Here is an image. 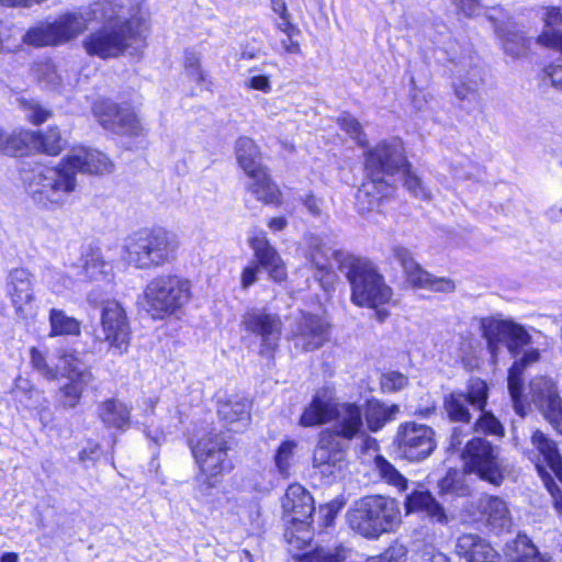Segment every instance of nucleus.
Masks as SVG:
<instances>
[{"label":"nucleus","instance_id":"nucleus-22","mask_svg":"<svg viewBox=\"0 0 562 562\" xmlns=\"http://www.w3.org/2000/svg\"><path fill=\"white\" fill-rule=\"evenodd\" d=\"M293 334L296 348L313 351L328 340V324L318 316L304 314L296 323Z\"/></svg>","mask_w":562,"mask_h":562},{"label":"nucleus","instance_id":"nucleus-38","mask_svg":"<svg viewBox=\"0 0 562 562\" xmlns=\"http://www.w3.org/2000/svg\"><path fill=\"white\" fill-rule=\"evenodd\" d=\"M58 358L61 361L63 375L67 380L93 381L94 378L90 367L81 359L77 351H61Z\"/></svg>","mask_w":562,"mask_h":562},{"label":"nucleus","instance_id":"nucleus-19","mask_svg":"<svg viewBox=\"0 0 562 562\" xmlns=\"http://www.w3.org/2000/svg\"><path fill=\"white\" fill-rule=\"evenodd\" d=\"M531 443L533 448L527 451V457L535 464L541 480L553 474L562 481V459L555 442L540 430H535Z\"/></svg>","mask_w":562,"mask_h":562},{"label":"nucleus","instance_id":"nucleus-21","mask_svg":"<svg viewBox=\"0 0 562 562\" xmlns=\"http://www.w3.org/2000/svg\"><path fill=\"white\" fill-rule=\"evenodd\" d=\"M249 246L254 251L255 263L266 270L270 278L281 282L286 278V268L278 251L269 243L265 232H259L249 239Z\"/></svg>","mask_w":562,"mask_h":562},{"label":"nucleus","instance_id":"nucleus-1","mask_svg":"<svg viewBox=\"0 0 562 562\" xmlns=\"http://www.w3.org/2000/svg\"><path fill=\"white\" fill-rule=\"evenodd\" d=\"M329 422L323 429L313 452V467L323 473L335 474L347 462L349 443L364 436L363 412L355 403H339L328 390H319L304 408L300 425L314 427Z\"/></svg>","mask_w":562,"mask_h":562},{"label":"nucleus","instance_id":"nucleus-29","mask_svg":"<svg viewBox=\"0 0 562 562\" xmlns=\"http://www.w3.org/2000/svg\"><path fill=\"white\" fill-rule=\"evenodd\" d=\"M539 358V351L537 349H530L526 351L519 360L514 362L508 372V392L512 397L513 407L514 411L521 417L527 414L526 406L521 400L522 373L529 364L536 363Z\"/></svg>","mask_w":562,"mask_h":562},{"label":"nucleus","instance_id":"nucleus-25","mask_svg":"<svg viewBox=\"0 0 562 562\" xmlns=\"http://www.w3.org/2000/svg\"><path fill=\"white\" fill-rule=\"evenodd\" d=\"M7 294L19 313L32 304L35 299L34 278L30 271L16 268L7 278Z\"/></svg>","mask_w":562,"mask_h":562},{"label":"nucleus","instance_id":"nucleus-47","mask_svg":"<svg viewBox=\"0 0 562 562\" xmlns=\"http://www.w3.org/2000/svg\"><path fill=\"white\" fill-rule=\"evenodd\" d=\"M30 147L42 150L48 155L57 156L64 148V143L57 128L50 127L44 134L34 132Z\"/></svg>","mask_w":562,"mask_h":562},{"label":"nucleus","instance_id":"nucleus-17","mask_svg":"<svg viewBox=\"0 0 562 562\" xmlns=\"http://www.w3.org/2000/svg\"><path fill=\"white\" fill-rule=\"evenodd\" d=\"M529 395L546 419L562 435V400L553 381L547 376L532 379L529 383Z\"/></svg>","mask_w":562,"mask_h":562},{"label":"nucleus","instance_id":"nucleus-2","mask_svg":"<svg viewBox=\"0 0 562 562\" xmlns=\"http://www.w3.org/2000/svg\"><path fill=\"white\" fill-rule=\"evenodd\" d=\"M98 2H106L104 4L108 11L114 8L115 16L94 20L104 24L83 40V48L88 55L102 59L119 57L139 34L138 24L134 19L127 18L122 0H98Z\"/></svg>","mask_w":562,"mask_h":562},{"label":"nucleus","instance_id":"nucleus-24","mask_svg":"<svg viewBox=\"0 0 562 562\" xmlns=\"http://www.w3.org/2000/svg\"><path fill=\"white\" fill-rule=\"evenodd\" d=\"M282 507L290 522L308 524L315 510L312 495L301 485H290L282 499Z\"/></svg>","mask_w":562,"mask_h":562},{"label":"nucleus","instance_id":"nucleus-32","mask_svg":"<svg viewBox=\"0 0 562 562\" xmlns=\"http://www.w3.org/2000/svg\"><path fill=\"white\" fill-rule=\"evenodd\" d=\"M235 154L238 166L247 177L266 169L260 149L251 138L239 137L235 144Z\"/></svg>","mask_w":562,"mask_h":562},{"label":"nucleus","instance_id":"nucleus-9","mask_svg":"<svg viewBox=\"0 0 562 562\" xmlns=\"http://www.w3.org/2000/svg\"><path fill=\"white\" fill-rule=\"evenodd\" d=\"M482 336L486 340L487 349L495 359L499 351V345L505 342L513 356H516L521 348L531 342V336L527 329L507 319L487 317L481 321Z\"/></svg>","mask_w":562,"mask_h":562},{"label":"nucleus","instance_id":"nucleus-10","mask_svg":"<svg viewBox=\"0 0 562 562\" xmlns=\"http://www.w3.org/2000/svg\"><path fill=\"white\" fill-rule=\"evenodd\" d=\"M393 257L400 262L406 283L415 290H428L450 294L457 289L456 281L447 277H437L425 270L413 257L409 249L401 245L392 248Z\"/></svg>","mask_w":562,"mask_h":562},{"label":"nucleus","instance_id":"nucleus-23","mask_svg":"<svg viewBox=\"0 0 562 562\" xmlns=\"http://www.w3.org/2000/svg\"><path fill=\"white\" fill-rule=\"evenodd\" d=\"M69 170L82 173H104L113 170L112 161L101 151L86 147L72 148L64 158Z\"/></svg>","mask_w":562,"mask_h":562},{"label":"nucleus","instance_id":"nucleus-34","mask_svg":"<svg viewBox=\"0 0 562 562\" xmlns=\"http://www.w3.org/2000/svg\"><path fill=\"white\" fill-rule=\"evenodd\" d=\"M98 416L106 427L126 429L130 426L131 409L123 402L110 398L100 403Z\"/></svg>","mask_w":562,"mask_h":562},{"label":"nucleus","instance_id":"nucleus-27","mask_svg":"<svg viewBox=\"0 0 562 562\" xmlns=\"http://www.w3.org/2000/svg\"><path fill=\"white\" fill-rule=\"evenodd\" d=\"M477 508L484 522L493 530L501 532L512 527L510 510L503 498L484 495L479 499Z\"/></svg>","mask_w":562,"mask_h":562},{"label":"nucleus","instance_id":"nucleus-64","mask_svg":"<svg viewBox=\"0 0 562 562\" xmlns=\"http://www.w3.org/2000/svg\"><path fill=\"white\" fill-rule=\"evenodd\" d=\"M542 482L553 498L554 508L562 515V492L552 476H544Z\"/></svg>","mask_w":562,"mask_h":562},{"label":"nucleus","instance_id":"nucleus-13","mask_svg":"<svg viewBox=\"0 0 562 562\" xmlns=\"http://www.w3.org/2000/svg\"><path fill=\"white\" fill-rule=\"evenodd\" d=\"M408 166L401 139L382 140L366 154V170L371 179L385 181L384 176L398 173Z\"/></svg>","mask_w":562,"mask_h":562},{"label":"nucleus","instance_id":"nucleus-26","mask_svg":"<svg viewBox=\"0 0 562 562\" xmlns=\"http://www.w3.org/2000/svg\"><path fill=\"white\" fill-rule=\"evenodd\" d=\"M456 552L467 562H501L496 550L474 533L461 535L457 540Z\"/></svg>","mask_w":562,"mask_h":562},{"label":"nucleus","instance_id":"nucleus-20","mask_svg":"<svg viewBox=\"0 0 562 562\" xmlns=\"http://www.w3.org/2000/svg\"><path fill=\"white\" fill-rule=\"evenodd\" d=\"M81 267H74L71 276L65 277L61 271L56 269H47L44 279L54 291L60 292L63 289L69 288L74 280L98 279L99 276L106 272L109 265L103 260L99 252H91L82 258Z\"/></svg>","mask_w":562,"mask_h":562},{"label":"nucleus","instance_id":"nucleus-4","mask_svg":"<svg viewBox=\"0 0 562 562\" xmlns=\"http://www.w3.org/2000/svg\"><path fill=\"white\" fill-rule=\"evenodd\" d=\"M22 180L33 201L45 209L61 207L77 188L75 171L69 170L64 159L55 167L40 165L24 170Z\"/></svg>","mask_w":562,"mask_h":562},{"label":"nucleus","instance_id":"nucleus-49","mask_svg":"<svg viewBox=\"0 0 562 562\" xmlns=\"http://www.w3.org/2000/svg\"><path fill=\"white\" fill-rule=\"evenodd\" d=\"M374 465L380 477L384 482L396 487L400 492L407 488V479L384 457L376 456L374 459Z\"/></svg>","mask_w":562,"mask_h":562},{"label":"nucleus","instance_id":"nucleus-15","mask_svg":"<svg viewBox=\"0 0 562 562\" xmlns=\"http://www.w3.org/2000/svg\"><path fill=\"white\" fill-rule=\"evenodd\" d=\"M488 386L481 379H472L467 392L453 391L443 397V408L448 417L457 423H470L471 413L469 406L483 411L487 404Z\"/></svg>","mask_w":562,"mask_h":562},{"label":"nucleus","instance_id":"nucleus-51","mask_svg":"<svg viewBox=\"0 0 562 562\" xmlns=\"http://www.w3.org/2000/svg\"><path fill=\"white\" fill-rule=\"evenodd\" d=\"M23 42L35 47L58 45L50 23L27 31L23 36Z\"/></svg>","mask_w":562,"mask_h":562},{"label":"nucleus","instance_id":"nucleus-42","mask_svg":"<svg viewBox=\"0 0 562 562\" xmlns=\"http://www.w3.org/2000/svg\"><path fill=\"white\" fill-rule=\"evenodd\" d=\"M349 554V549L342 543L331 547H318L311 552L299 557L302 562H344Z\"/></svg>","mask_w":562,"mask_h":562},{"label":"nucleus","instance_id":"nucleus-46","mask_svg":"<svg viewBox=\"0 0 562 562\" xmlns=\"http://www.w3.org/2000/svg\"><path fill=\"white\" fill-rule=\"evenodd\" d=\"M297 442L285 440L281 442L274 454V467L282 479H289L295 459Z\"/></svg>","mask_w":562,"mask_h":562},{"label":"nucleus","instance_id":"nucleus-36","mask_svg":"<svg viewBox=\"0 0 562 562\" xmlns=\"http://www.w3.org/2000/svg\"><path fill=\"white\" fill-rule=\"evenodd\" d=\"M250 404L247 400L225 401L218 405V416L227 425H236L232 428L234 431H239L245 428L250 420Z\"/></svg>","mask_w":562,"mask_h":562},{"label":"nucleus","instance_id":"nucleus-18","mask_svg":"<svg viewBox=\"0 0 562 562\" xmlns=\"http://www.w3.org/2000/svg\"><path fill=\"white\" fill-rule=\"evenodd\" d=\"M94 114L100 124L122 135H139L142 124L128 105H119L111 101H102L94 105Z\"/></svg>","mask_w":562,"mask_h":562},{"label":"nucleus","instance_id":"nucleus-14","mask_svg":"<svg viewBox=\"0 0 562 562\" xmlns=\"http://www.w3.org/2000/svg\"><path fill=\"white\" fill-rule=\"evenodd\" d=\"M104 2L98 0L85 8L77 11L66 12L60 14L54 22L50 23L57 44H65L76 38L83 33L88 26L97 19L113 18V9H108L102 5Z\"/></svg>","mask_w":562,"mask_h":562},{"label":"nucleus","instance_id":"nucleus-16","mask_svg":"<svg viewBox=\"0 0 562 562\" xmlns=\"http://www.w3.org/2000/svg\"><path fill=\"white\" fill-rule=\"evenodd\" d=\"M241 326L248 333L260 338L259 353L271 357L278 348L282 333V322L277 314L268 313L265 308H250L241 318Z\"/></svg>","mask_w":562,"mask_h":562},{"label":"nucleus","instance_id":"nucleus-59","mask_svg":"<svg viewBox=\"0 0 562 562\" xmlns=\"http://www.w3.org/2000/svg\"><path fill=\"white\" fill-rule=\"evenodd\" d=\"M340 127L346 131L357 143L366 146L368 140L366 134L362 132L360 123L352 116H342L338 120Z\"/></svg>","mask_w":562,"mask_h":562},{"label":"nucleus","instance_id":"nucleus-12","mask_svg":"<svg viewBox=\"0 0 562 562\" xmlns=\"http://www.w3.org/2000/svg\"><path fill=\"white\" fill-rule=\"evenodd\" d=\"M101 340L108 342L114 355L127 352L131 344V326L126 312L121 303L108 300L101 306Z\"/></svg>","mask_w":562,"mask_h":562},{"label":"nucleus","instance_id":"nucleus-61","mask_svg":"<svg viewBox=\"0 0 562 562\" xmlns=\"http://www.w3.org/2000/svg\"><path fill=\"white\" fill-rule=\"evenodd\" d=\"M407 548L404 544L395 543L391 546L382 555H379L383 562H405Z\"/></svg>","mask_w":562,"mask_h":562},{"label":"nucleus","instance_id":"nucleus-56","mask_svg":"<svg viewBox=\"0 0 562 562\" xmlns=\"http://www.w3.org/2000/svg\"><path fill=\"white\" fill-rule=\"evenodd\" d=\"M400 172H402L405 177L404 180V187L416 198H420L424 200H427L430 198V192L424 187L422 180L419 177H417L415 173L411 170V165L408 164L407 167L402 169Z\"/></svg>","mask_w":562,"mask_h":562},{"label":"nucleus","instance_id":"nucleus-3","mask_svg":"<svg viewBox=\"0 0 562 562\" xmlns=\"http://www.w3.org/2000/svg\"><path fill=\"white\" fill-rule=\"evenodd\" d=\"M349 527L368 539L394 532L402 522L398 502L382 495L364 496L347 512Z\"/></svg>","mask_w":562,"mask_h":562},{"label":"nucleus","instance_id":"nucleus-6","mask_svg":"<svg viewBox=\"0 0 562 562\" xmlns=\"http://www.w3.org/2000/svg\"><path fill=\"white\" fill-rule=\"evenodd\" d=\"M192 299L191 282L177 274L153 278L144 290L143 304L154 319H165L183 311Z\"/></svg>","mask_w":562,"mask_h":562},{"label":"nucleus","instance_id":"nucleus-8","mask_svg":"<svg viewBox=\"0 0 562 562\" xmlns=\"http://www.w3.org/2000/svg\"><path fill=\"white\" fill-rule=\"evenodd\" d=\"M461 458L464 469L480 479L499 486L505 477V465L499 450L485 438H472L464 446Z\"/></svg>","mask_w":562,"mask_h":562},{"label":"nucleus","instance_id":"nucleus-62","mask_svg":"<svg viewBox=\"0 0 562 562\" xmlns=\"http://www.w3.org/2000/svg\"><path fill=\"white\" fill-rule=\"evenodd\" d=\"M260 270L259 265L252 261L243 269L240 273V286L243 290H247L257 282Z\"/></svg>","mask_w":562,"mask_h":562},{"label":"nucleus","instance_id":"nucleus-28","mask_svg":"<svg viewBox=\"0 0 562 562\" xmlns=\"http://www.w3.org/2000/svg\"><path fill=\"white\" fill-rule=\"evenodd\" d=\"M405 509L407 514L422 513L430 521L442 526L449 521L446 509L429 491L419 490L408 494L405 499Z\"/></svg>","mask_w":562,"mask_h":562},{"label":"nucleus","instance_id":"nucleus-53","mask_svg":"<svg viewBox=\"0 0 562 562\" xmlns=\"http://www.w3.org/2000/svg\"><path fill=\"white\" fill-rule=\"evenodd\" d=\"M481 412V416L475 422L473 429L479 432L486 435H493L497 437L504 436V427L501 422L490 412L485 411V407Z\"/></svg>","mask_w":562,"mask_h":562},{"label":"nucleus","instance_id":"nucleus-60","mask_svg":"<svg viewBox=\"0 0 562 562\" xmlns=\"http://www.w3.org/2000/svg\"><path fill=\"white\" fill-rule=\"evenodd\" d=\"M25 112H26L27 120L35 125L42 124L50 115L49 111L45 110L44 108H42L40 104H37L35 102L26 103Z\"/></svg>","mask_w":562,"mask_h":562},{"label":"nucleus","instance_id":"nucleus-41","mask_svg":"<svg viewBox=\"0 0 562 562\" xmlns=\"http://www.w3.org/2000/svg\"><path fill=\"white\" fill-rule=\"evenodd\" d=\"M50 337L74 335L78 336L81 331L80 322L72 316H68L64 311L52 308L49 311Z\"/></svg>","mask_w":562,"mask_h":562},{"label":"nucleus","instance_id":"nucleus-63","mask_svg":"<svg viewBox=\"0 0 562 562\" xmlns=\"http://www.w3.org/2000/svg\"><path fill=\"white\" fill-rule=\"evenodd\" d=\"M419 562H451V560L436 548L425 546L419 552Z\"/></svg>","mask_w":562,"mask_h":562},{"label":"nucleus","instance_id":"nucleus-33","mask_svg":"<svg viewBox=\"0 0 562 562\" xmlns=\"http://www.w3.org/2000/svg\"><path fill=\"white\" fill-rule=\"evenodd\" d=\"M505 554L509 562H548L546 555L524 533H518L506 544Z\"/></svg>","mask_w":562,"mask_h":562},{"label":"nucleus","instance_id":"nucleus-30","mask_svg":"<svg viewBox=\"0 0 562 562\" xmlns=\"http://www.w3.org/2000/svg\"><path fill=\"white\" fill-rule=\"evenodd\" d=\"M310 256L312 265L319 273H323L328 281L331 280L335 267L346 273L348 270L347 259L356 257L355 255L326 246H315Z\"/></svg>","mask_w":562,"mask_h":562},{"label":"nucleus","instance_id":"nucleus-40","mask_svg":"<svg viewBox=\"0 0 562 562\" xmlns=\"http://www.w3.org/2000/svg\"><path fill=\"white\" fill-rule=\"evenodd\" d=\"M32 131H14L12 133L5 132L0 127V153L5 155H18L24 148L30 147V142L34 138Z\"/></svg>","mask_w":562,"mask_h":562},{"label":"nucleus","instance_id":"nucleus-58","mask_svg":"<svg viewBox=\"0 0 562 562\" xmlns=\"http://www.w3.org/2000/svg\"><path fill=\"white\" fill-rule=\"evenodd\" d=\"M542 20L544 22V31L538 36L540 37L544 33H558L562 34L560 31H557L555 27L562 26V12L558 7H547L543 11ZM537 42L540 44L539 38ZM541 45H543L541 43Z\"/></svg>","mask_w":562,"mask_h":562},{"label":"nucleus","instance_id":"nucleus-45","mask_svg":"<svg viewBox=\"0 0 562 562\" xmlns=\"http://www.w3.org/2000/svg\"><path fill=\"white\" fill-rule=\"evenodd\" d=\"M91 382H81L78 380H67L57 392L58 404L65 408H75L81 401L86 387Z\"/></svg>","mask_w":562,"mask_h":562},{"label":"nucleus","instance_id":"nucleus-54","mask_svg":"<svg viewBox=\"0 0 562 562\" xmlns=\"http://www.w3.org/2000/svg\"><path fill=\"white\" fill-rule=\"evenodd\" d=\"M30 359L33 369L48 381H55L58 378V370L48 364L45 356L37 348L32 347L30 349Z\"/></svg>","mask_w":562,"mask_h":562},{"label":"nucleus","instance_id":"nucleus-50","mask_svg":"<svg viewBox=\"0 0 562 562\" xmlns=\"http://www.w3.org/2000/svg\"><path fill=\"white\" fill-rule=\"evenodd\" d=\"M201 55L193 50H188L184 54L183 67L186 76L194 81L199 87H204L207 81L206 72L202 69Z\"/></svg>","mask_w":562,"mask_h":562},{"label":"nucleus","instance_id":"nucleus-43","mask_svg":"<svg viewBox=\"0 0 562 562\" xmlns=\"http://www.w3.org/2000/svg\"><path fill=\"white\" fill-rule=\"evenodd\" d=\"M483 83L482 71L477 67L471 68L454 83V92L458 99L472 101Z\"/></svg>","mask_w":562,"mask_h":562},{"label":"nucleus","instance_id":"nucleus-31","mask_svg":"<svg viewBox=\"0 0 562 562\" xmlns=\"http://www.w3.org/2000/svg\"><path fill=\"white\" fill-rule=\"evenodd\" d=\"M394 188L386 181L371 179L359 188L356 200L360 212H371L380 207L383 199L390 196Z\"/></svg>","mask_w":562,"mask_h":562},{"label":"nucleus","instance_id":"nucleus-35","mask_svg":"<svg viewBox=\"0 0 562 562\" xmlns=\"http://www.w3.org/2000/svg\"><path fill=\"white\" fill-rule=\"evenodd\" d=\"M495 29L503 41V48L507 55L519 58L528 53L530 40L516 25L512 23L505 26L497 24Z\"/></svg>","mask_w":562,"mask_h":562},{"label":"nucleus","instance_id":"nucleus-44","mask_svg":"<svg viewBox=\"0 0 562 562\" xmlns=\"http://www.w3.org/2000/svg\"><path fill=\"white\" fill-rule=\"evenodd\" d=\"M224 449H228L224 435L222 432L210 431L198 440L192 448V453L196 462Z\"/></svg>","mask_w":562,"mask_h":562},{"label":"nucleus","instance_id":"nucleus-39","mask_svg":"<svg viewBox=\"0 0 562 562\" xmlns=\"http://www.w3.org/2000/svg\"><path fill=\"white\" fill-rule=\"evenodd\" d=\"M398 412L400 407L396 404L386 405L379 401H370L363 416L368 428L375 432L382 429L386 423L394 420Z\"/></svg>","mask_w":562,"mask_h":562},{"label":"nucleus","instance_id":"nucleus-7","mask_svg":"<svg viewBox=\"0 0 562 562\" xmlns=\"http://www.w3.org/2000/svg\"><path fill=\"white\" fill-rule=\"evenodd\" d=\"M345 273L351 286V302L360 307L376 308L389 303L393 290L385 282L378 267L366 257L347 259Z\"/></svg>","mask_w":562,"mask_h":562},{"label":"nucleus","instance_id":"nucleus-48","mask_svg":"<svg viewBox=\"0 0 562 562\" xmlns=\"http://www.w3.org/2000/svg\"><path fill=\"white\" fill-rule=\"evenodd\" d=\"M284 538L289 543V550L291 552L305 549L313 539L311 522L295 525L291 522V526H289L284 532Z\"/></svg>","mask_w":562,"mask_h":562},{"label":"nucleus","instance_id":"nucleus-52","mask_svg":"<svg viewBox=\"0 0 562 562\" xmlns=\"http://www.w3.org/2000/svg\"><path fill=\"white\" fill-rule=\"evenodd\" d=\"M227 457V449H224L215 454H211L205 459L196 461L201 472L207 477H216L225 469V461Z\"/></svg>","mask_w":562,"mask_h":562},{"label":"nucleus","instance_id":"nucleus-11","mask_svg":"<svg viewBox=\"0 0 562 562\" xmlns=\"http://www.w3.org/2000/svg\"><path fill=\"white\" fill-rule=\"evenodd\" d=\"M394 442L398 454L413 462L425 460L436 448L434 429L415 422L400 424Z\"/></svg>","mask_w":562,"mask_h":562},{"label":"nucleus","instance_id":"nucleus-5","mask_svg":"<svg viewBox=\"0 0 562 562\" xmlns=\"http://www.w3.org/2000/svg\"><path fill=\"white\" fill-rule=\"evenodd\" d=\"M179 240L176 234L164 227L142 229L128 238V261L137 269L162 267L176 259Z\"/></svg>","mask_w":562,"mask_h":562},{"label":"nucleus","instance_id":"nucleus-37","mask_svg":"<svg viewBox=\"0 0 562 562\" xmlns=\"http://www.w3.org/2000/svg\"><path fill=\"white\" fill-rule=\"evenodd\" d=\"M250 182L248 183V191L256 196L258 201L266 204L279 203L281 192L278 186L271 180L267 170H261L251 176H248Z\"/></svg>","mask_w":562,"mask_h":562},{"label":"nucleus","instance_id":"nucleus-55","mask_svg":"<svg viewBox=\"0 0 562 562\" xmlns=\"http://www.w3.org/2000/svg\"><path fill=\"white\" fill-rule=\"evenodd\" d=\"M35 75L41 82L50 88H56L61 85V77L57 72L56 66L48 59L36 65Z\"/></svg>","mask_w":562,"mask_h":562},{"label":"nucleus","instance_id":"nucleus-57","mask_svg":"<svg viewBox=\"0 0 562 562\" xmlns=\"http://www.w3.org/2000/svg\"><path fill=\"white\" fill-rule=\"evenodd\" d=\"M383 392L393 393L403 390L408 384V378L398 371H389L380 379Z\"/></svg>","mask_w":562,"mask_h":562}]
</instances>
